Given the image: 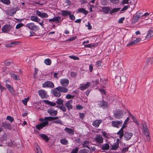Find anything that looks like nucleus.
I'll return each mask as SVG.
<instances>
[{
  "mask_svg": "<svg viewBox=\"0 0 153 153\" xmlns=\"http://www.w3.org/2000/svg\"><path fill=\"white\" fill-rule=\"evenodd\" d=\"M126 113V111L118 109L114 111L113 116L117 119H120L122 118L123 117L124 114Z\"/></svg>",
  "mask_w": 153,
  "mask_h": 153,
  "instance_id": "nucleus-1",
  "label": "nucleus"
},
{
  "mask_svg": "<svg viewBox=\"0 0 153 153\" xmlns=\"http://www.w3.org/2000/svg\"><path fill=\"white\" fill-rule=\"evenodd\" d=\"M25 27L29 29L35 31L39 29L38 26L36 25L33 22L29 23L27 24Z\"/></svg>",
  "mask_w": 153,
  "mask_h": 153,
  "instance_id": "nucleus-2",
  "label": "nucleus"
},
{
  "mask_svg": "<svg viewBox=\"0 0 153 153\" xmlns=\"http://www.w3.org/2000/svg\"><path fill=\"white\" fill-rule=\"evenodd\" d=\"M30 19L32 21L38 23L41 26L43 27V21L42 20L41 22H39L41 19L37 16H31L30 17Z\"/></svg>",
  "mask_w": 153,
  "mask_h": 153,
  "instance_id": "nucleus-3",
  "label": "nucleus"
},
{
  "mask_svg": "<svg viewBox=\"0 0 153 153\" xmlns=\"http://www.w3.org/2000/svg\"><path fill=\"white\" fill-rule=\"evenodd\" d=\"M48 122L47 121H44L36 125V128L39 130L42 129L44 127L46 126H48Z\"/></svg>",
  "mask_w": 153,
  "mask_h": 153,
  "instance_id": "nucleus-4",
  "label": "nucleus"
},
{
  "mask_svg": "<svg viewBox=\"0 0 153 153\" xmlns=\"http://www.w3.org/2000/svg\"><path fill=\"white\" fill-rule=\"evenodd\" d=\"M12 28L13 27L12 26L8 25H6L2 27L1 28V30L3 32L6 33L10 31Z\"/></svg>",
  "mask_w": 153,
  "mask_h": 153,
  "instance_id": "nucleus-5",
  "label": "nucleus"
},
{
  "mask_svg": "<svg viewBox=\"0 0 153 153\" xmlns=\"http://www.w3.org/2000/svg\"><path fill=\"white\" fill-rule=\"evenodd\" d=\"M94 140L98 144H102L103 142V139L102 136L97 134L94 138Z\"/></svg>",
  "mask_w": 153,
  "mask_h": 153,
  "instance_id": "nucleus-6",
  "label": "nucleus"
},
{
  "mask_svg": "<svg viewBox=\"0 0 153 153\" xmlns=\"http://www.w3.org/2000/svg\"><path fill=\"white\" fill-rule=\"evenodd\" d=\"M123 123L122 121H112L111 122V125L112 126L114 127L119 128L121 126Z\"/></svg>",
  "mask_w": 153,
  "mask_h": 153,
  "instance_id": "nucleus-7",
  "label": "nucleus"
},
{
  "mask_svg": "<svg viewBox=\"0 0 153 153\" xmlns=\"http://www.w3.org/2000/svg\"><path fill=\"white\" fill-rule=\"evenodd\" d=\"M114 65L119 69L122 68L123 66V64L122 62L121 61L120 59H118L116 61L115 59H114Z\"/></svg>",
  "mask_w": 153,
  "mask_h": 153,
  "instance_id": "nucleus-8",
  "label": "nucleus"
},
{
  "mask_svg": "<svg viewBox=\"0 0 153 153\" xmlns=\"http://www.w3.org/2000/svg\"><path fill=\"white\" fill-rule=\"evenodd\" d=\"M36 13L39 16L42 18H47L48 17V15L47 13L41 12L39 10H36Z\"/></svg>",
  "mask_w": 153,
  "mask_h": 153,
  "instance_id": "nucleus-9",
  "label": "nucleus"
},
{
  "mask_svg": "<svg viewBox=\"0 0 153 153\" xmlns=\"http://www.w3.org/2000/svg\"><path fill=\"white\" fill-rule=\"evenodd\" d=\"M54 85L53 83L51 81H46L42 84V87L44 88H53Z\"/></svg>",
  "mask_w": 153,
  "mask_h": 153,
  "instance_id": "nucleus-10",
  "label": "nucleus"
},
{
  "mask_svg": "<svg viewBox=\"0 0 153 153\" xmlns=\"http://www.w3.org/2000/svg\"><path fill=\"white\" fill-rule=\"evenodd\" d=\"M39 95L42 98H46L47 97L46 92L44 90H40L38 91Z\"/></svg>",
  "mask_w": 153,
  "mask_h": 153,
  "instance_id": "nucleus-11",
  "label": "nucleus"
},
{
  "mask_svg": "<svg viewBox=\"0 0 153 153\" xmlns=\"http://www.w3.org/2000/svg\"><path fill=\"white\" fill-rule=\"evenodd\" d=\"M102 122V121L101 120H96L93 122L92 125L95 127L98 128Z\"/></svg>",
  "mask_w": 153,
  "mask_h": 153,
  "instance_id": "nucleus-12",
  "label": "nucleus"
},
{
  "mask_svg": "<svg viewBox=\"0 0 153 153\" xmlns=\"http://www.w3.org/2000/svg\"><path fill=\"white\" fill-rule=\"evenodd\" d=\"M90 83L89 82H87L86 84H81L80 85L79 88L81 90L83 91L85 89L88 88L90 85Z\"/></svg>",
  "mask_w": 153,
  "mask_h": 153,
  "instance_id": "nucleus-13",
  "label": "nucleus"
},
{
  "mask_svg": "<svg viewBox=\"0 0 153 153\" xmlns=\"http://www.w3.org/2000/svg\"><path fill=\"white\" fill-rule=\"evenodd\" d=\"M98 104L100 107L103 108H106L108 106L107 102L104 100H102L101 102H99Z\"/></svg>",
  "mask_w": 153,
  "mask_h": 153,
  "instance_id": "nucleus-14",
  "label": "nucleus"
},
{
  "mask_svg": "<svg viewBox=\"0 0 153 153\" xmlns=\"http://www.w3.org/2000/svg\"><path fill=\"white\" fill-rule=\"evenodd\" d=\"M48 112L50 115L52 116H55L57 114V111L56 110H54L53 108H51L48 110Z\"/></svg>",
  "mask_w": 153,
  "mask_h": 153,
  "instance_id": "nucleus-15",
  "label": "nucleus"
},
{
  "mask_svg": "<svg viewBox=\"0 0 153 153\" xmlns=\"http://www.w3.org/2000/svg\"><path fill=\"white\" fill-rule=\"evenodd\" d=\"M56 89L59 91L63 93H66L68 91V89L67 88L60 86L56 88Z\"/></svg>",
  "mask_w": 153,
  "mask_h": 153,
  "instance_id": "nucleus-16",
  "label": "nucleus"
},
{
  "mask_svg": "<svg viewBox=\"0 0 153 153\" xmlns=\"http://www.w3.org/2000/svg\"><path fill=\"white\" fill-rule=\"evenodd\" d=\"M73 101L72 100H70L67 101L65 104V106L69 110L73 108L72 105Z\"/></svg>",
  "mask_w": 153,
  "mask_h": 153,
  "instance_id": "nucleus-17",
  "label": "nucleus"
},
{
  "mask_svg": "<svg viewBox=\"0 0 153 153\" xmlns=\"http://www.w3.org/2000/svg\"><path fill=\"white\" fill-rule=\"evenodd\" d=\"M133 136V134L131 132H125L124 136L125 138V140H129Z\"/></svg>",
  "mask_w": 153,
  "mask_h": 153,
  "instance_id": "nucleus-18",
  "label": "nucleus"
},
{
  "mask_svg": "<svg viewBox=\"0 0 153 153\" xmlns=\"http://www.w3.org/2000/svg\"><path fill=\"white\" fill-rule=\"evenodd\" d=\"M64 130L66 133L70 135H73L74 134V129L70 128L67 127H65Z\"/></svg>",
  "mask_w": 153,
  "mask_h": 153,
  "instance_id": "nucleus-19",
  "label": "nucleus"
},
{
  "mask_svg": "<svg viewBox=\"0 0 153 153\" xmlns=\"http://www.w3.org/2000/svg\"><path fill=\"white\" fill-rule=\"evenodd\" d=\"M69 80L67 79H62L60 81L61 84L64 87H66L68 84Z\"/></svg>",
  "mask_w": 153,
  "mask_h": 153,
  "instance_id": "nucleus-20",
  "label": "nucleus"
},
{
  "mask_svg": "<svg viewBox=\"0 0 153 153\" xmlns=\"http://www.w3.org/2000/svg\"><path fill=\"white\" fill-rule=\"evenodd\" d=\"M1 127L9 130H11L12 128L10 124L9 123H7L5 122H4L2 123Z\"/></svg>",
  "mask_w": 153,
  "mask_h": 153,
  "instance_id": "nucleus-21",
  "label": "nucleus"
},
{
  "mask_svg": "<svg viewBox=\"0 0 153 153\" xmlns=\"http://www.w3.org/2000/svg\"><path fill=\"white\" fill-rule=\"evenodd\" d=\"M52 93L55 97H60L61 95L60 92L58 91L56 88L52 91Z\"/></svg>",
  "mask_w": 153,
  "mask_h": 153,
  "instance_id": "nucleus-22",
  "label": "nucleus"
},
{
  "mask_svg": "<svg viewBox=\"0 0 153 153\" xmlns=\"http://www.w3.org/2000/svg\"><path fill=\"white\" fill-rule=\"evenodd\" d=\"M102 150H108L109 149L110 146L108 143H105L102 145L100 147Z\"/></svg>",
  "mask_w": 153,
  "mask_h": 153,
  "instance_id": "nucleus-23",
  "label": "nucleus"
},
{
  "mask_svg": "<svg viewBox=\"0 0 153 153\" xmlns=\"http://www.w3.org/2000/svg\"><path fill=\"white\" fill-rule=\"evenodd\" d=\"M153 36V29L149 30L146 36V39H149Z\"/></svg>",
  "mask_w": 153,
  "mask_h": 153,
  "instance_id": "nucleus-24",
  "label": "nucleus"
},
{
  "mask_svg": "<svg viewBox=\"0 0 153 153\" xmlns=\"http://www.w3.org/2000/svg\"><path fill=\"white\" fill-rule=\"evenodd\" d=\"M43 101L45 104L50 105L51 106H54L56 105V103L55 102L49 101L48 100H43Z\"/></svg>",
  "mask_w": 153,
  "mask_h": 153,
  "instance_id": "nucleus-25",
  "label": "nucleus"
},
{
  "mask_svg": "<svg viewBox=\"0 0 153 153\" xmlns=\"http://www.w3.org/2000/svg\"><path fill=\"white\" fill-rule=\"evenodd\" d=\"M5 86L11 94H13L14 93V89L12 86L7 84H6Z\"/></svg>",
  "mask_w": 153,
  "mask_h": 153,
  "instance_id": "nucleus-26",
  "label": "nucleus"
},
{
  "mask_svg": "<svg viewBox=\"0 0 153 153\" xmlns=\"http://www.w3.org/2000/svg\"><path fill=\"white\" fill-rule=\"evenodd\" d=\"M76 13H84L85 15H86L88 14V12L86 10L85 8H81L77 10Z\"/></svg>",
  "mask_w": 153,
  "mask_h": 153,
  "instance_id": "nucleus-27",
  "label": "nucleus"
},
{
  "mask_svg": "<svg viewBox=\"0 0 153 153\" xmlns=\"http://www.w3.org/2000/svg\"><path fill=\"white\" fill-rule=\"evenodd\" d=\"M140 16L138 15L134 16L132 19V21L133 23H135L137 22L140 19Z\"/></svg>",
  "mask_w": 153,
  "mask_h": 153,
  "instance_id": "nucleus-28",
  "label": "nucleus"
},
{
  "mask_svg": "<svg viewBox=\"0 0 153 153\" xmlns=\"http://www.w3.org/2000/svg\"><path fill=\"white\" fill-rule=\"evenodd\" d=\"M10 74L13 79L17 81L20 79L18 75L14 73H10Z\"/></svg>",
  "mask_w": 153,
  "mask_h": 153,
  "instance_id": "nucleus-29",
  "label": "nucleus"
},
{
  "mask_svg": "<svg viewBox=\"0 0 153 153\" xmlns=\"http://www.w3.org/2000/svg\"><path fill=\"white\" fill-rule=\"evenodd\" d=\"M71 11L67 10H61V15L63 16H69Z\"/></svg>",
  "mask_w": 153,
  "mask_h": 153,
  "instance_id": "nucleus-30",
  "label": "nucleus"
},
{
  "mask_svg": "<svg viewBox=\"0 0 153 153\" xmlns=\"http://www.w3.org/2000/svg\"><path fill=\"white\" fill-rule=\"evenodd\" d=\"M39 136L46 142H47L49 139L48 137L45 134H39Z\"/></svg>",
  "mask_w": 153,
  "mask_h": 153,
  "instance_id": "nucleus-31",
  "label": "nucleus"
},
{
  "mask_svg": "<svg viewBox=\"0 0 153 153\" xmlns=\"http://www.w3.org/2000/svg\"><path fill=\"white\" fill-rule=\"evenodd\" d=\"M16 42H12L10 43L6 44L5 46L7 47H10L16 45Z\"/></svg>",
  "mask_w": 153,
  "mask_h": 153,
  "instance_id": "nucleus-32",
  "label": "nucleus"
},
{
  "mask_svg": "<svg viewBox=\"0 0 153 153\" xmlns=\"http://www.w3.org/2000/svg\"><path fill=\"white\" fill-rule=\"evenodd\" d=\"M120 8H114L112 9L110 12V14H112L117 12L120 10Z\"/></svg>",
  "mask_w": 153,
  "mask_h": 153,
  "instance_id": "nucleus-33",
  "label": "nucleus"
},
{
  "mask_svg": "<svg viewBox=\"0 0 153 153\" xmlns=\"http://www.w3.org/2000/svg\"><path fill=\"white\" fill-rule=\"evenodd\" d=\"M60 143L63 145H66L68 143V141L65 138H62L60 140Z\"/></svg>",
  "mask_w": 153,
  "mask_h": 153,
  "instance_id": "nucleus-34",
  "label": "nucleus"
},
{
  "mask_svg": "<svg viewBox=\"0 0 153 153\" xmlns=\"http://www.w3.org/2000/svg\"><path fill=\"white\" fill-rule=\"evenodd\" d=\"M44 63L46 65H50L51 64V61L50 59H47L45 60Z\"/></svg>",
  "mask_w": 153,
  "mask_h": 153,
  "instance_id": "nucleus-35",
  "label": "nucleus"
},
{
  "mask_svg": "<svg viewBox=\"0 0 153 153\" xmlns=\"http://www.w3.org/2000/svg\"><path fill=\"white\" fill-rule=\"evenodd\" d=\"M117 134L119 135V137L120 138H122L123 136V130L122 129H120L119 131L117 133Z\"/></svg>",
  "mask_w": 153,
  "mask_h": 153,
  "instance_id": "nucleus-36",
  "label": "nucleus"
},
{
  "mask_svg": "<svg viewBox=\"0 0 153 153\" xmlns=\"http://www.w3.org/2000/svg\"><path fill=\"white\" fill-rule=\"evenodd\" d=\"M36 148V153H42L39 146L36 144L35 146Z\"/></svg>",
  "mask_w": 153,
  "mask_h": 153,
  "instance_id": "nucleus-37",
  "label": "nucleus"
},
{
  "mask_svg": "<svg viewBox=\"0 0 153 153\" xmlns=\"http://www.w3.org/2000/svg\"><path fill=\"white\" fill-rule=\"evenodd\" d=\"M121 82V78L118 77L116 78L114 81V83L117 85L120 84Z\"/></svg>",
  "mask_w": 153,
  "mask_h": 153,
  "instance_id": "nucleus-38",
  "label": "nucleus"
},
{
  "mask_svg": "<svg viewBox=\"0 0 153 153\" xmlns=\"http://www.w3.org/2000/svg\"><path fill=\"white\" fill-rule=\"evenodd\" d=\"M56 103L58 104L62 105H63V100L61 98L58 99Z\"/></svg>",
  "mask_w": 153,
  "mask_h": 153,
  "instance_id": "nucleus-39",
  "label": "nucleus"
},
{
  "mask_svg": "<svg viewBox=\"0 0 153 153\" xmlns=\"http://www.w3.org/2000/svg\"><path fill=\"white\" fill-rule=\"evenodd\" d=\"M119 146V143H117V144L115 143L112 146L111 149L116 150L118 148Z\"/></svg>",
  "mask_w": 153,
  "mask_h": 153,
  "instance_id": "nucleus-40",
  "label": "nucleus"
},
{
  "mask_svg": "<svg viewBox=\"0 0 153 153\" xmlns=\"http://www.w3.org/2000/svg\"><path fill=\"white\" fill-rule=\"evenodd\" d=\"M44 120H45V121L48 122V121H51L53 120V117H44Z\"/></svg>",
  "mask_w": 153,
  "mask_h": 153,
  "instance_id": "nucleus-41",
  "label": "nucleus"
},
{
  "mask_svg": "<svg viewBox=\"0 0 153 153\" xmlns=\"http://www.w3.org/2000/svg\"><path fill=\"white\" fill-rule=\"evenodd\" d=\"M89 142L88 141L85 140L84 141L83 143L82 144V146L83 147H86L88 148H89V147L88 146V145L89 144Z\"/></svg>",
  "mask_w": 153,
  "mask_h": 153,
  "instance_id": "nucleus-42",
  "label": "nucleus"
},
{
  "mask_svg": "<svg viewBox=\"0 0 153 153\" xmlns=\"http://www.w3.org/2000/svg\"><path fill=\"white\" fill-rule=\"evenodd\" d=\"M0 1L3 3L7 5L10 4V0H0Z\"/></svg>",
  "mask_w": 153,
  "mask_h": 153,
  "instance_id": "nucleus-43",
  "label": "nucleus"
},
{
  "mask_svg": "<svg viewBox=\"0 0 153 153\" xmlns=\"http://www.w3.org/2000/svg\"><path fill=\"white\" fill-rule=\"evenodd\" d=\"M102 9L105 13H108L109 12V10H110L108 7H103Z\"/></svg>",
  "mask_w": 153,
  "mask_h": 153,
  "instance_id": "nucleus-44",
  "label": "nucleus"
},
{
  "mask_svg": "<svg viewBox=\"0 0 153 153\" xmlns=\"http://www.w3.org/2000/svg\"><path fill=\"white\" fill-rule=\"evenodd\" d=\"M89 152V150L86 149H83L80 150L79 153H88Z\"/></svg>",
  "mask_w": 153,
  "mask_h": 153,
  "instance_id": "nucleus-45",
  "label": "nucleus"
},
{
  "mask_svg": "<svg viewBox=\"0 0 153 153\" xmlns=\"http://www.w3.org/2000/svg\"><path fill=\"white\" fill-rule=\"evenodd\" d=\"M129 147H127L124 148H123L121 149V153H125L128 150Z\"/></svg>",
  "mask_w": 153,
  "mask_h": 153,
  "instance_id": "nucleus-46",
  "label": "nucleus"
},
{
  "mask_svg": "<svg viewBox=\"0 0 153 153\" xmlns=\"http://www.w3.org/2000/svg\"><path fill=\"white\" fill-rule=\"evenodd\" d=\"M144 132L146 136H149V129L147 128L143 129Z\"/></svg>",
  "mask_w": 153,
  "mask_h": 153,
  "instance_id": "nucleus-47",
  "label": "nucleus"
},
{
  "mask_svg": "<svg viewBox=\"0 0 153 153\" xmlns=\"http://www.w3.org/2000/svg\"><path fill=\"white\" fill-rule=\"evenodd\" d=\"M54 22H59L61 20V17L59 16L54 17Z\"/></svg>",
  "mask_w": 153,
  "mask_h": 153,
  "instance_id": "nucleus-48",
  "label": "nucleus"
},
{
  "mask_svg": "<svg viewBox=\"0 0 153 153\" xmlns=\"http://www.w3.org/2000/svg\"><path fill=\"white\" fill-rule=\"evenodd\" d=\"M6 119L10 121V123H12V122H13L14 120V119L13 118L9 116H7L6 117Z\"/></svg>",
  "mask_w": 153,
  "mask_h": 153,
  "instance_id": "nucleus-49",
  "label": "nucleus"
},
{
  "mask_svg": "<svg viewBox=\"0 0 153 153\" xmlns=\"http://www.w3.org/2000/svg\"><path fill=\"white\" fill-rule=\"evenodd\" d=\"M59 109L63 112H66L67 110L66 108L63 105H61V107H59Z\"/></svg>",
  "mask_w": 153,
  "mask_h": 153,
  "instance_id": "nucleus-50",
  "label": "nucleus"
},
{
  "mask_svg": "<svg viewBox=\"0 0 153 153\" xmlns=\"http://www.w3.org/2000/svg\"><path fill=\"white\" fill-rule=\"evenodd\" d=\"M29 98L28 97L25 98L24 100H22L23 103L25 105H27V102L29 100Z\"/></svg>",
  "mask_w": 153,
  "mask_h": 153,
  "instance_id": "nucleus-51",
  "label": "nucleus"
},
{
  "mask_svg": "<svg viewBox=\"0 0 153 153\" xmlns=\"http://www.w3.org/2000/svg\"><path fill=\"white\" fill-rule=\"evenodd\" d=\"M24 26V24L22 23H19L17 24L16 27V29H19Z\"/></svg>",
  "mask_w": 153,
  "mask_h": 153,
  "instance_id": "nucleus-52",
  "label": "nucleus"
},
{
  "mask_svg": "<svg viewBox=\"0 0 153 153\" xmlns=\"http://www.w3.org/2000/svg\"><path fill=\"white\" fill-rule=\"evenodd\" d=\"M53 123H55L59 124H62V121L60 120H57L53 121Z\"/></svg>",
  "mask_w": 153,
  "mask_h": 153,
  "instance_id": "nucleus-53",
  "label": "nucleus"
},
{
  "mask_svg": "<svg viewBox=\"0 0 153 153\" xmlns=\"http://www.w3.org/2000/svg\"><path fill=\"white\" fill-rule=\"evenodd\" d=\"M78 150L79 148L78 147H76L71 151V153H77Z\"/></svg>",
  "mask_w": 153,
  "mask_h": 153,
  "instance_id": "nucleus-54",
  "label": "nucleus"
},
{
  "mask_svg": "<svg viewBox=\"0 0 153 153\" xmlns=\"http://www.w3.org/2000/svg\"><path fill=\"white\" fill-rule=\"evenodd\" d=\"M53 77L54 78L57 79L59 77H60V75L58 73H54Z\"/></svg>",
  "mask_w": 153,
  "mask_h": 153,
  "instance_id": "nucleus-55",
  "label": "nucleus"
},
{
  "mask_svg": "<svg viewBox=\"0 0 153 153\" xmlns=\"http://www.w3.org/2000/svg\"><path fill=\"white\" fill-rule=\"evenodd\" d=\"M70 19L72 20H74L75 19V16L73 14H71V12L70 13L69 15Z\"/></svg>",
  "mask_w": 153,
  "mask_h": 153,
  "instance_id": "nucleus-56",
  "label": "nucleus"
},
{
  "mask_svg": "<svg viewBox=\"0 0 153 153\" xmlns=\"http://www.w3.org/2000/svg\"><path fill=\"white\" fill-rule=\"evenodd\" d=\"M69 57L71 59H73L74 60H78L79 59V58L78 57L75 56L73 55L70 56H69Z\"/></svg>",
  "mask_w": 153,
  "mask_h": 153,
  "instance_id": "nucleus-57",
  "label": "nucleus"
},
{
  "mask_svg": "<svg viewBox=\"0 0 153 153\" xmlns=\"http://www.w3.org/2000/svg\"><path fill=\"white\" fill-rule=\"evenodd\" d=\"M74 95H71L70 94H67L66 95V97L67 99H69L71 98H73L74 97Z\"/></svg>",
  "mask_w": 153,
  "mask_h": 153,
  "instance_id": "nucleus-58",
  "label": "nucleus"
},
{
  "mask_svg": "<svg viewBox=\"0 0 153 153\" xmlns=\"http://www.w3.org/2000/svg\"><path fill=\"white\" fill-rule=\"evenodd\" d=\"M113 4H116L119 2V0H109Z\"/></svg>",
  "mask_w": 153,
  "mask_h": 153,
  "instance_id": "nucleus-59",
  "label": "nucleus"
},
{
  "mask_svg": "<svg viewBox=\"0 0 153 153\" xmlns=\"http://www.w3.org/2000/svg\"><path fill=\"white\" fill-rule=\"evenodd\" d=\"M151 59V58H149L147 59L145 63V66H146V67L149 64V62H150Z\"/></svg>",
  "mask_w": 153,
  "mask_h": 153,
  "instance_id": "nucleus-60",
  "label": "nucleus"
},
{
  "mask_svg": "<svg viewBox=\"0 0 153 153\" xmlns=\"http://www.w3.org/2000/svg\"><path fill=\"white\" fill-rule=\"evenodd\" d=\"M136 42L134 40L131 41L130 42H129L128 44L127 45L128 46V45H134L136 44Z\"/></svg>",
  "mask_w": 153,
  "mask_h": 153,
  "instance_id": "nucleus-61",
  "label": "nucleus"
},
{
  "mask_svg": "<svg viewBox=\"0 0 153 153\" xmlns=\"http://www.w3.org/2000/svg\"><path fill=\"white\" fill-rule=\"evenodd\" d=\"M101 61L99 60L96 63V65L97 67L100 66L101 65Z\"/></svg>",
  "mask_w": 153,
  "mask_h": 153,
  "instance_id": "nucleus-62",
  "label": "nucleus"
},
{
  "mask_svg": "<svg viewBox=\"0 0 153 153\" xmlns=\"http://www.w3.org/2000/svg\"><path fill=\"white\" fill-rule=\"evenodd\" d=\"M76 36H74L72 37H71L69 39H68L67 40V41H73L76 39Z\"/></svg>",
  "mask_w": 153,
  "mask_h": 153,
  "instance_id": "nucleus-63",
  "label": "nucleus"
},
{
  "mask_svg": "<svg viewBox=\"0 0 153 153\" xmlns=\"http://www.w3.org/2000/svg\"><path fill=\"white\" fill-rule=\"evenodd\" d=\"M125 18L124 17L120 19L118 21V23H121L123 22V21L124 20Z\"/></svg>",
  "mask_w": 153,
  "mask_h": 153,
  "instance_id": "nucleus-64",
  "label": "nucleus"
}]
</instances>
